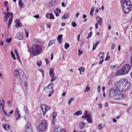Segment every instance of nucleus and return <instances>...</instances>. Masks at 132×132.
<instances>
[{
    "label": "nucleus",
    "mask_w": 132,
    "mask_h": 132,
    "mask_svg": "<svg viewBox=\"0 0 132 132\" xmlns=\"http://www.w3.org/2000/svg\"><path fill=\"white\" fill-rule=\"evenodd\" d=\"M116 90L123 92L130 88V84L126 79L122 78L116 82Z\"/></svg>",
    "instance_id": "f257e3e1"
},
{
    "label": "nucleus",
    "mask_w": 132,
    "mask_h": 132,
    "mask_svg": "<svg viewBox=\"0 0 132 132\" xmlns=\"http://www.w3.org/2000/svg\"><path fill=\"white\" fill-rule=\"evenodd\" d=\"M123 12L127 14L128 13L131 9V5L129 0H121Z\"/></svg>",
    "instance_id": "f03ea898"
},
{
    "label": "nucleus",
    "mask_w": 132,
    "mask_h": 132,
    "mask_svg": "<svg viewBox=\"0 0 132 132\" xmlns=\"http://www.w3.org/2000/svg\"><path fill=\"white\" fill-rule=\"evenodd\" d=\"M130 69V65L125 64L116 72V75H120L126 74L128 73Z\"/></svg>",
    "instance_id": "7ed1b4c3"
},
{
    "label": "nucleus",
    "mask_w": 132,
    "mask_h": 132,
    "mask_svg": "<svg viewBox=\"0 0 132 132\" xmlns=\"http://www.w3.org/2000/svg\"><path fill=\"white\" fill-rule=\"evenodd\" d=\"M42 50V47L38 45L34 44L32 46L31 53L33 56L40 54Z\"/></svg>",
    "instance_id": "20e7f679"
},
{
    "label": "nucleus",
    "mask_w": 132,
    "mask_h": 132,
    "mask_svg": "<svg viewBox=\"0 0 132 132\" xmlns=\"http://www.w3.org/2000/svg\"><path fill=\"white\" fill-rule=\"evenodd\" d=\"M13 15V14L12 13H10L9 12H7L6 13V14L4 15L3 17L4 21L5 22H7V19L10 17V15L11 16L10 18L8 23V28H10V26L13 20V17L12 16Z\"/></svg>",
    "instance_id": "39448f33"
},
{
    "label": "nucleus",
    "mask_w": 132,
    "mask_h": 132,
    "mask_svg": "<svg viewBox=\"0 0 132 132\" xmlns=\"http://www.w3.org/2000/svg\"><path fill=\"white\" fill-rule=\"evenodd\" d=\"M46 128V121L45 120H42L37 127V129L39 131H44Z\"/></svg>",
    "instance_id": "423d86ee"
},
{
    "label": "nucleus",
    "mask_w": 132,
    "mask_h": 132,
    "mask_svg": "<svg viewBox=\"0 0 132 132\" xmlns=\"http://www.w3.org/2000/svg\"><path fill=\"white\" fill-rule=\"evenodd\" d=\"M91 117V114H88V111H86L85 112V115L82 117V118L85 119L87 120L88 123H92Z\"/></svg>",
    "instance_id": "0eeeda50"
},
{
    "label": "nucleus",
    "mask_w": 132,
    "mask_h": 132,
    "mask_svg": "<svg viewBox=\"0 0 132 132\" xmlns=\"http://www.w3.org/2000/svg\"><path fill=\"white\" fill-rule=\"evenodd\" d=\"M53 83H51L48 86L45 87L44 90L47 93H53Z\"/></svg>",
    "instance_id": "6e6552de"
},
{
    "label": "nucleus",
    "mask_w": 132,
    "mask_h": 132,
    "mask_svg": "<svg viewBox=\"0 0 132 132\" xmlns=\"http://www.w3.org/2000/svg\"><path fill=\"white\" fill-rule=\"evenodd\" d=\"M19 78L20 81L24 83L26 82V76L23 71H21L20 73Z\"/></svg>",
    "instance_id": "1a4fd4ad"
},
{
    "label": "nucleus",
    "mask_w": 132,
    "mask_h": 132,
    "mask_svg": "<svg viewBox=\"0 0 132 132\" xmlns=\"http://www.w3.org/2000/svg\"><path fill=\"white\" fill-rule=\"evenodd\" d=\"M41 106L42 109L43 111L44 115H45L46 111L50 109V106L45 104H42Z\"/></svg>",
    "instance_id": "9d476101"
},
{
    "label": "nucleus",
    "mask_w": 132,
    "mask_h": 132,
    "mask_svg": "<svg viewBox=\"0 0 132 132\" xmlns=\"http://www.w3.org/2000/svg\"><path fill=\"white\" fill-rule=\"evenodd\" d=\"M54 70V69L53 68H52L50 69L49 74L50 76L52 78L51 80V82H53L54 81L56 78L54 77V75L53 73Z\"/></svg>",
    "instance_id": "9b49d317"
},
{
    "label": "nucleus",
    "mask_w": 132,
    "mask_h": 132,
    "mask_svg": "<svg viewBox=\"0 0 132 132\" xmlns=\"http://www.w3.org/2000/svg\"><path fill=\"white\" fill-rule=\"evenodd\" d=\"M26 132H32L31 127V123L28 121L26 125Z\"/></svg>",
    "instance_id": "f8f14e48"
},
{
    "label": "nucleus",
    "mask_w": 132,
    "mask_h": 132,
    "mask_svg": "<svg viewBox=\"0 0 132 132\" xmlns=\"http://www.w3.org/2000/svg\"><path fill=\"white\" fill-rule=\"evenodd\" d=\"M110 95L111 98L115 99L116 90L114 89L111 88L110 89Z\"/></svg>",
    "instance_id": "ddd939ff"
},
{
    "label": "nucleus",
    "mask_w": 132,
    "mask_h": 132,
    "mask_svg": "<svg viewBox=\"0 0 132 132\" xmlns=\"http://www.w3.org/2000/svg\"><path fill=\"white\" fill-rule=\"evenodd\" d=\"M118 93L116 92V100H121L123 98V95L121 92V91H119Z\"/></svg>",
    "instance_id": "4468645a"
},
{
    "label": "nucleus",
    "mask_w": 132,
    "mask_h": 132,
    "mask_svg": "<svg viewBox=\"0 0 132 132\" xmlns=\"http://www.w3.org/2000/svg\"><path fill=\"white\" fill-rule=\"evenodd\" d=\"M4 102L3 99L2 98H0V112H2V110L4 109Z\"/></svg>",
    "instance_id": "2eb2a0df"
},
{
    "label": "nucleus",
    "mask_w": 132,
    "mask_h": 132,
    "mask_svg": "<svg viewBox=\"0 0 132 132\" xmlns=\"http://www.w3.org/2000/svg\"><path fill=\"white\" fill-rule=\"evenodd\" d=\"M15 27L16 28H18L19 27H21L22 26V24L20 22L19 19H16L15 20Z\"/></svg>",
    "instance_id": "dca6fc26"
},
{
    "label": "nucleus",
    "mask_w": 132,
    "mask_h": 132,
    "mask_svg": "<svg viewBox=\"0 0 132 132\" xmlns=\"http://www.w3.org/2000/svg\"><path fill=\"white\" fill-rule=\"evenodd\" d=\"M97 23H98L99 25L101 26L102 24V19L99 16H97L96 18Z\"/></svg>",
    "instance_id": "f3484780"
},
{
    "label": "nucleus",
    "mask_w": 132,
    "mask_h": 132,
    "mask_svg": "<svg viewBox=\"0 0 132 132\" xmlns=\"http://www.w3.org/2000/svg\"><path fill=\"white\" fill-rule=\"evenodd\" d=\"M15 112L16 120H17L19 119V118L21 116L19 113L18 109L17 108H16Z\"/></svg>",
    "instance_id": "a211bd4d"
},
{
    "label": "nucleus",
    "mask_w": 132,
    "mask_h": 132,
    "mask_svg": "<svg viewBox=\"0 0 132 132\" xmlns=\"http://www.w3.org/2000/svg\"><path fill=\"white\" fill-rule=\"evenodd\" d=\"M15 38L19 40H22L23 39L22 34H17Z\"/></svg>",
    "instance_id": "6ab92c4d"
},
{
    "label": "nucleus",
    "mask_w": 132,
    "mask_h": 132,
    "mask_svg": "<svg viewBox=\"0 0 132 132\" xmlns=\"http://www.w3.org/2000/svg\"><path fill=\"white\" fill-rule=\"evenodd\" d=\"M62 36V35H58L57 37V40L58 41V42L59 44H60L61 43Z\"/></svg>",
    "instance_id": "aec40b11"
},
{
    "label": "nucleus",
    "mask_w": 132,
    "mask_h": 132,
    "mask_svg": "<svg viewBox=\"0 0 132 132\" xmlns=\"http://www.w3.org/2000/svg\"><path fill=\"white\" fill-rule=\"evenodd\" d=\"M20 72H19L18 70V69H15L14 71V74L16 76H17L19 75Z\"/></svg>",
    "instance_id": "412c9836"
},
{
    "label": "nucleus",
    "mask_w": 132,
    "mask_h": 132,
    "mask_svg": "<svg viewBox=\"0 0 132 132\" xmlns=\"http://www.w3.org/2000/svg\"><path fill=\"white\" fill-rule=\"evenodd\" d=\"M100 43V42L98 41H97L96 42V43L94 45V44L93 45V50H94L96 48V46H97Z\"/></svg>",
    "instance_id": "4be33fe9"
},
{
    "label": "nucleus",
    "mask_w": 132,
    "mask_h": 132,
    "mask_svg": "<svg viewBox=\"0 0 132 132\" xmlns=\"http://www.w3.org/2000/svg\"><path fill=\"white\" fill-rule=\"evenodd\" d=\"M82 113V112L81 110H79L73 114L74 115L79 116Z\"/></svg>",
    "instance_id": "5701e85b"
},
{
    "label": "nucleus",
    "mask_w": 132,
    "mask_h": 132,
    "mask_svg": "<svg viewBox=\"0 0 132 132\" xmlns=\"http://www.w3.org/2000/svg\"><path fill=\"white\" fill-rule=\"evenodd\" d=\"M3 128L5 130H7L9 128L10 126L8 125H4V124H3Z\"/></svg>",
    "instance_id": "b1692460"
},
{
    "label": "nucleus",
    "mask_w": 132,
    "mask_h": 132,
    "mask_svg": "<svg viewBox=\"0 0 132 132\" xmlns=\"http://www.w3.org/2000/svg\"><path fill=\"white\" fill-rule=\"evenodd\" d=\"M69 13H65L64 15L62 17V19H67L69 16Z\"/></svg>",
    "instance_id": "393cba45"
},
{
    "label": "nucleus",
    "mask_w": 132,
    "mask_h": 132,
    "mask_svg": "<svg viewBox=\"0 0 132 132\" xmlns=\"http://www.w3.org/2000/svg\"><path fill=\"white\" fill-rule=\"evenodd\" d=\"M104 53H100L98 55V56L100 59H103L104 57Z\"/></svg>",
    "instance_id": "a878e982"
},
{
    "label": "nucleus",
    "mask_w": 132,
    "mask_h": 132,
    "mask_svg": "<svg viewBox=\"0 0 132 132\" xmlns=\"http://www.w3.org/2000/svg\"><path fill=\"white\" fill-rule=\"evenodd\" d=\"M95 9V7H92L91 10L90 11V15L92 17L93 15V13L94 12Z\"/></svg>",
    "instance_id": "bb28decb"
},
{
    "label": "nucleus",
    "mask_w": 132,
    "mask_h": 132,
    "mask_svg": "<svg viewBox=\"0 0 132 132\" xmlns=\"http://www.w3.org/2000/svg\"><path fill=\"white\" fill-rule=\"evenodd\" d=\"M85 125V124L84 122H81L80 123V128L81 129H82L83 128Z\"/></svg>",
    "instance_id": "cd10ccee"
},
{
    "label": "nucleus",
    "mask_w": 132,
    "mask_h": 132,
    "mask_svg": "<svg viewBox=\"0 0 132 132\" xmlns=\"http://www.w3.org/2000/svg\"><path fill=\"white\" fill-rule=\"evenodd\" d=\"M19 5L22 7H24L23 3L21 0H19Z\"/></svg>",
    "instance_id": "c85d7f7f"
},
{
    "label": "nucleus",
    "mask_w": 132,
    "mask_h": 132,
    "mask_svg": "<svg viewBox=\"0 0 132 132\" xmlns=\"http://www.w3.org/2000/svg\"><path fill=\"white\" fill-rule=\"evenodd\" d=\"M2 111H3L5 115L7 117H9L10 116V115L9 114V113H7V112H6L5 110H2Z\"/></svg>",
    "instance_id": "c756f323"
},
{
    "label": "nucleus",
    "mask_w": 132,
    "mask_h": 132,
    "mask_svg": "<svg viewBox=\"0 0 132 132\" xmlns=\"http://www.w3.org/2000/svg\"><path fill=\"white\" fill-rule=\"evenodd\" d=\"M55 43V41L54 40H50L48 44V46H50L53 44H54Z\"/></svg>",
    "instance_id": "7c9ffc66"
},
{
    "label": "nucleus",
    "mask_w": 132,
    "mask_h": 132,
    "mask_svg": "<svg viewBox=\"0 0 132 132\" xmlns=\"http://www.w3.org/2000/svg\"><path fill=\"white\" fill-rule=\"evenodd\" d=\"M69 46L70 45L68 43H66L64 45V48L65 49H67L69 47Z\"/></svg>",
    "instance_id": "2f4dec72"
},
{
    "label": "nucleus",
    "mask_w": 132,
    "mask_h": 132,
    "mask_svg": "<svg viewBox=\"0 0 132 132\" xmlns=\"http://www.w3.org/2000/svg\"><path fill=\"white\" fill-rule=\"evenodd\" d=\"M11 55L12 57L14 60H15V55L14 53H13L12 51L11 52Z\"/></svg>",
    "instance_id": "473e14b6"
},
{
    "label": "nucleus",
    "mask_w": 132,
    "mask_h": 132,
    "mask_svg": "<svg viewBox=\"0 0 132 132\" xmlns=\"http://www.w3.org/2000/svg\"><path fill=\"white\" fill-rule=\"evenodd\" d=\"M57 116V113L56 112H54L52 114V117L53 118H55Z\"/></svg>",
    "instance_id": "72a5a7b5"
},
{
    "label": "nucleus",
    "mask_w": 132,
    "mask_h": 132,
    "mask_svg": "<svg viewBox=\"0 0 132 132\" xmlns=\"http://www.w3.org/2000/svg\"><path fill=\"white\" fill-rule=\"evenodd\" d=\"M24 110L26 113L28 114V110L27 107H24Z\"/></svg>",
    "instance_id": "f704fd0d"
},
{
    "label": "nucleus",
    "mask_w": 132,
    "mask_h": 132,
    "mask_svg": "<svg viewBox=\"0 0 132 132\" xmlns=\"http://www.w3.org/2000/svg\"><path fill=\"white\" fill-rule=\"evenodd\" d=\"M78 70L80 71V72L84 71L85 70V68L83 67H81L78 69Z\"/></svg>",
    "instance_id": "c9c22d12"
},
{
    "label": "nucleus",
    "mask_w": 132,
    "mask_h": 132,
    "mask_svg": "<svg viewBox=\"0 0 132 132\" xmlns=\"http://www.w3.org/2000/svg\"><path fill=\"white\" fill-rule=\"evenodd\" d=\"M50 3L52 5H54L56 3V2L55 1H51L50 2Z\"/></svg>",
    "instance_id": "e433bc0d"
},
{
    "label": "nucleus",
    "mask_w": 132,
    "mask_h": 132,
    "mask_svg": "<svg viewBox=\"0 0 132 132\" xmlns=\"http://www.w3.org/2000/svg\"><path fill=\"white\" fill-rule=\"evenodd\" d=\"M56 119L54 118H53L52 119V123L54 125L55 124L56 122Z\"/></svg>",
    "instance_id": "4c0bfd02"
},
{
    "label": "nucleus",
    "mask_w": 132,
    "mask_h": 132,
    "mask_svg": "<svg viewBox=\"0 0 132 132\" xmlns=\"http://www.w3.org/2000/svg\"><path fill=\"white\" fill-rule=\"evenodd\" d=\"M74 100V98L73 97H72L70 98L69 100L68 103L69 104H70L71 103V102L73 101Z\"/></svg>",
    "instance_id": "58836bf2"
},
{
    "label": "nucleus",
    "mask_w": 132,
    "mask_h": 132,
    "mask_svg": "<svg viewBox=\"0 0 132 132\" xmlns=\"http://www.w3.org/2000/svg\"><path fill=\"white\" fill-rule=\"evenodd\" d=\"M50 17L51 19H53L54 18V16L52 13H51L50 14Z\"/></svg>",
    "instance_id": "ea45409f"
},
{
    "label": "nucleus",
    "mask_w": 132,
    "mask_h": 132,
    "mask_svg": "<svg viewBox=\"0 0 132 132\" xmlns=\"http://www.w3.org/2000/svg\"><path fill=\"white\" fill-rule=\"evenodd\" d=\"M90 89V88L89 87H87L85 90L84 92H86L88 91Z\"/></svg>",
    "instance_id": "a19ab883"
},
{
    "label": "nucleus",
    "mask_w": 132,
    "mask_h": 132,
    "mask_svg": "<svg viewBox=\"0 0 132 132\" xmlns=\"http://www.w3.org/2000/svg\"><path fill=\"white\" fill-rule=\"evenodd\" d=\"M72 26L73 27H75L76 26V24L75 22H73L72 23Z\"/></svg>",
    "instance_id": "79ce46f5"
},
{
    "label": "nucleus",
    "mask_w": 132,
    "mask_h": 132,
    "mask_svg": "<svg viewBox=\"0 0 132 132\" xmlns=\"http://www.w3.org/2000/svg\"><path fill=\"white\" fill-rule=\"evenodd\" d=\"M58 129L57 127H55L53 130V132H57Z\"/></svg>",
    "instance_id": "37998d69"
},
{
    "label": "nucleus",
    "mask_w": 132,
    "mask_h": 132,
    "mask_svg": "<svg viewBox=\"0 0 132 132\" xmlns=\"http://www.w3.org/2000/svg\"><path fill=\"white\" fill-rule=\"evenodd\" d=\"M11 38L10 37L9 39H7L6 40V42L7 43H9L10 42L11 40Z\"/></svg>",
    "instance_id": "c03bdc74"
},
{
    "label": "nucleus",
    "mask_w": 132,
    "mask_h": 132,
    "mask_svg": "<svg viewBox=\"0 0 132 132\" xmlns=\"http://www.w3.org/2000/svg\"><path fill=\"white\" fill-rule=\"evenodd\" d=\"M37 64L38 66H39V67L42 64L41 62V61L37 62Z\"/></svg>",
    "instance_id": "a18cd8bd"
},
{
    "label": "nucleus",
    "mask_w": 132,
    "mask_h": 132,
    "mask_svg": "<svg viewBox=\"0 0 132 132\" xmlns=\"http://www.w3.org/2000/svg\"><path fill=\"white\" fill-rule=\"evenodd\" d=\"M39 71H40L42 73V75L43 76H44V71L42 70L39 69Z\"/></svg>",
    "instance_id": "49530a36"
},
{
    "label": "nucleus",
    "mask_w": 132,
    "mask_h": 132,
    "mask_svg": "<svg viewBox=\"0 0 132 132\" xmlns=\"http://www.w3.org/2000/svg\"><path fill=\"white\" fill-rule=\"evenodd\" d=\"M56 11L58 13H61V11L60 10L58 9V8H56Z\"/></svg>",
    "instance_id": "de8ad7c7"
},
{
    "label": "nucleus",
    "mask_w": 132,
    "mask_h": 132,
    "mask_svg": "<svg viewBox=\"0 0 132 132\" xmlns=\"http://www.w3.org/2000/svg\"><path fill=\"white\" fill-rule=\"evenodd\" d=\"M4 4L5 6L6 7L7 5L8 4V3L7 1H5L4 2Z\"/></svg>",
    "instance_id": "09e8293b"
},
{
    "label": "nucleus",
    "mask_w": 132,
    "mask_h": 132,
    "mask_svg": "<svg viewBox=\"0 0 132 132\" xmlns=\"http://www.w3.org/2000/svg\"><path fill=\"white\" fill-rule=\"evenodd\" d=\"M78 52L79 53L78 54L79 55H81L82 53V51H81L80 49L78 50Z\"/></svg>",
    "instance_id": "8fccbe9b"
},
{
    "label": "nucleus",
    "mask_w": 132,
    "mask_h": 132,
    "mask_svg": "<svg viewBox=\"0 0 132 132\" xmlns=\"http://www.w3.org/2000/svg\"><path fill=\"white\" fill-rule=\"evenodd\" d=\"M98 128L99 129H101L102 128V127L101 125H99L98 126Z\"/></svg>",
    "instance_id": "3c124183"
},
{
    "label": "nucleus",
    "mask_w": 132,
    "mask_h": 132,
    "mask_svg": "<svg viewBox=\"0 0 132 132\" xmlns=\"http://www.w3.org/2000/svg\"><path fill=\"white\" fill-rule=\"evenodd\" d=\"M111 47L112 50L114 49L115 47V45L114 44H113Z\"/></svg>",
    "instance_id": "603ef678"
},
{
    "label": "nucleus",
    "mask_w": 132,
    "mask_h": 132,
    "mask_svg": "<svg viewBox=\"0 0 132 132\" xmlns=\"http://www.w3.org/2000/svg\"><path fill=\"white\" fill-rule=\"evenodd\" d=\"M104 60L103 59L102 60L100 61L99 62V64H101L102 63L103 61Z\"/></svg>",
    "instance_id": "864d4df0"
},
{
    "label": "nucleus",
    "mask_w": 132,
    "mask_h": 132,
    "mask_svg": "<svg viewBox=\"0 0 132 132\" xmlns=\"http://www.w3.org/2000/svg\"><path fill=\"white\" fill-rule=\"evenodd\" d=\"M45 60L46 62V64H48L49 63V61L47 59H45Z\"/></svg>",
    "instance_id": "5fc2aeb1"
},
{
    "label": "nucleus",
    "mask_w": 132,
    "mask_h": 132,
    "mask_svg": "<svg viewBox=\"0 0 132 132\" xmlns=\"http://www.w3.org/2000/svg\"><path fill=\"white\" fill-rule=\"evenodd\" d=\"M33 17L34 18H38L39 17V15L38 14H37L36 15L34 16Z\"/></svg>",
    "instance_id": "6e6d98bb"
},
{
    "label": "nucleus",
    "mask_w": 132,
    "mask_h": 132,
    "mask_svg": "<svg viewBox=\"0 0 132 132\" xmlns=\"http://www.w3.org/2000/svg\"><path fill=\"white\" fill-rule=\"evenodd\" d=\"M101 90L100 87V86H98V87L97 91L98 92H100Z\"/></svg>",
    "instance_id": "4d7b16f0"
},
{
    "label": "nucleus",
    "mask_w": 132,
    "mask_h": 132,
    "mask_svg": "<svg viewBox=\"0 0 132 132\" xmlns=\"http://www.w3.org/2000/svg\"><path fill=\"white\" fill-rule=\"evenodd\" d=\"M110 67L112 69H114L116 68V66H112L111 65Z\"/></svg>",
    "instance_id": "13d9d810"
},
{
    "label": "nucleus",
    "mask_w": 132,
    "mask_h": 132,
    "mask_svg": "<svg viewBox=\"0 0 132 132\" xmlns=\"http://www.w3.org/2000/svg\"><path fill=\"white\" fill-rule=\"evenodd\" d=\"M92 34H89L88 35V37H87V39H88L90 37L92 36Z\"/></svg>",
    "instance_id": "bf43d9fd"
},
{
    "label": "nucleus",
    "mask_w": 132,
    "mask_h": 132,
    "mask_svg": "<svg viewBox=\"0 0 132 132\" xmlns=\"http://www.w3.org/2000/svg\"><path fill=\"white\" fill-rule=\"evenodd\" d=\"M98 23H96L95 24V27L96 29H98Z\"/></svg>",
    "instance_id": "052dcab7"
},
{
    "label": "nucleus",
    "mask_w": 132,
    "mask_h": 132,
    "mask_svg": "<svg viewBox=\"0 0 132 132\" xmlns=\"http://www.w3.org/2000/svg\"><path fill=\"white\" fill-rule=\"evenodd\" d=\"M24 31H25V33H29V31H28V30H27L26 29H24Z\"/></svg>",
    "instance_id": "680f3d73"
},
{
    "label": "nucleus",
    "mask_w": 132,
    "mask_h": 132,
    "mask_svg": "<svg viewBox=\"0 0 132 132\" xmlns=\"http://www.w3.org/2000/svg\"><path fill=\"white\" fill-rule=\"evenodd\" d=\"M14 52H15V54L16 55V56L17 55H19L18 52H17V51L16 50H15Z\"/></svg>",
    "instance_id": "e2e57ef3"
},
{
    "label": "nucleus",
    "mask_w": 132,
    "mask_h": 132,
    "mask_svg": "<svg viewBox=\"0 0 132 132\" xmlns=\"http://www.w3.org/2000/svg\"><path fill=\"white\" fill-rule=\"evenodd\" d=\"M61 5L63 7H65L66 6L65 4H64V3H61Z\"/></svg>",
    "instance_id": "0e129e2a"
},
{
    "label": "nucleus",
    "mask_w": 132,
    "mask_h": 132,
    "mask_svg": "<svg viewBox=\"0 0 132 132\" xmlns=\"http://www.w3.org/2000/svg\"><path fill=\"white\" fill-rule=\"evenodd\" d=\"M56 16H59V14L56 13V11H55L54 12Z\"/></svg>",
    "instance_id": "69168bd1"
},
{
    "label": "nucleus",
    "mask_w": 132,
    "mask_h": 132,
    "mask_svg": "<svg viewBox=\"0 0 132 132\" xmlns=\"http://www.w3.org/2000/svg\"><path fill=\"white\" fill-rule=\"evenodd\" d=\"M0 45L1 46H3V42L2 41H1L0 42Z\"/></svg>",
    "instance_id": "338daca9"
},
{
    "label": "nucleus",
    "mask_w": 132,
    "mask_h": 132,
    "mask_svg": "<svg viewBox=\"0 0 132 132\" xmlns=\"http://www.w3.org/2000/svg\"><path fill=\"white\" fill-rule=\"evenodd\" d=\"M79 14L78 13H77L76 14V18H78L79 15Z\"/></svg>",
    "instance_id": "774afa93"
}]
</instances>
